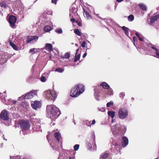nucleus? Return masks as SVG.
<instances>
[{
  "label": "nucleus",
  "mask_w": 159,
  "mask_h": 159,
  "mask_svg": "<svg viewBox=\"0 0 159 159\" xmlns=\"http://www.w3.org/2000/svg\"><path fill=\"white\" fill-rule=\"evenodd\" d=\"M114 104L113 102L112 101H110L107 104V107H110L111 105H113Z\"/></svg>",
  "instance_id": "obj_41"
},
{
  "label": "nucleus",
  "mask_w": 159,
  "mask_h": 159,
  "mask_svg": "<svg viewBox=\"0 0 159 159\" xmlns=\"http://www.w3.org/2000/svg\"><path fill=\"white\" fill-rule=\"evenodd\" d=\"M121 145L123 147H125L129 143V140L128 138L125 136H123L121 139Z\"/></svg>",
  "instance_id": "obj_14"
},
{
  "label": "nucleus",
  "mask_w": 159,
  "mask_h": 159,
  "mask_svg": "<svg viewBox=\"0 0 159 159\" xmlns=\"http://www.w3.org/2000/svg\"><path fill=\"white\" fill-rule=\"evenodd\" d=\"M100 86L106 89H109L110 88V85L105 82H102L100 84Z\"/></svg>",
  "instance_id": "obj_19"
},
{
  "label": "nucleus",
  "mask_w": 159,
  "mask_h": 159,
  "mask_svg": "<svg viewBox=\"0 0 159 159\" xmlns=\"http://www.w3.org/2000/svg\"><path fill=\"white\" fill-rule=\"evenodd\" d=\"M83 10L84 12V16H86L88 19H89L91 18V16L89 14V12H87L84 8H83Z\"/></svg>",
  "instance_id": "obj_28"
},
{
  "label": "nucleus",
  "mask_w": 159,
  "mask_h": 159,
  "mask_svg": "<svg viewBox=\"0 0 159 159\" xmlns=\"http://www.w3.org/2000/svg\"><path fill=\"white\" fill-rule=\"evenodd\" d=\"M44 48L47 50H48L49 52L53 50L52 46L51 43H46L45 44Z\"/></svg>",
  "instance_id": "obj_18"
},
{
  "label": "nucleus",
  "mask_w": 159,
  "mask_h": 159,
  "mask_svg": "<svg viewBox=\"0 0 159 159\" xmlns=\"http://www.w3.org/2000/svg\"><path fill=\"white\" fill-rule=\"evenodd\" d=\"M70 11V12L72 13H75L77 11V9L76 8H75V7H74L73 6H72L71 7Z\"/></svg>",
  "instance_id": "obj_34"
},
{
  "label": "nucleus",
  "mask_w": 159,
  "mask_h": 159,
  "mask_svg": "<svg viewBox=\"0 0 159 159\" xmlns=\"http://www.w3.org/2000/svg\"><path fill=\"white\" fill-rule=\"evenodd\" d=\"M55 32L58 34H61L62 33L63 31L61 28H59L55 30Z\"/></svg>",
  "instance_id": "obj_40"
},
{
  "label": "nucleus",
  "mask_w": 159,
  "mask_h": 159,
  "mask_svg": "<svg viewBox=\"0 0 159 159\" xmlns=\"http://www.w3.org/2000/svg\"><path fill=\"white\" fill-rule=\"evenodd\" d=\"M70 52H66L64 56H61L62 58H63L68 59L70 57Z\"/></svg>",
  "instance_id": "obj_33"
},
{
  "label": "nucleus",
  "mask_w": 159,
  "mask_h": 159,
  "mask_svg": "<svg viewBox=\"0 0 159 159\" xmlns=\"http://www.w3.org/2000/svg\"><path fill=\"white\" fill-rule=\"evenodd\" d=\"M128 110L124 107L120 108L118 111V118L120 120H124L127 118L128 115Z\"/></svg>",
  "instance_id": "obj_3"
},
{
  "label": "nucleus",
  "mask_w": 159,
  "mask_h": 159,
  "mask_svg": "<svg viewBox=\"0 0 159 159\" xmlns=\"http://www.w3.org/2000/svg\"><path fill=\"white\" fill-rule=\"evenodd\" d=\"M74 33L75 34L79 36H80L81 35V34L79 30L78 29H76L74 30Z\"/></svg>",
  "instance_id": "obj_39"
},
{
  "label": "nucleus",
  "mask_w": 159,
  "mask_h": 159,
  "mask_svg": "<svg viewBox=\"0 0 159 159\" xmlns=\"http://www.w3.org/2000/svg\"><path fill=\"white\" fill-rule=\"evenodd\" d=\"M87 53L86 52L83 55V58H84V57H86V56H87Z\"/></svg>",
  "instance_id": "obj_54"
},
{
  "label": "nucleus",
  "mask_w": 159,
  "mask_h": 159,
  "mask_svg": "<svg viewBox=\"0 0 159 159\" xmlns=\"http://www.w3.org/2000/svg\"><path fill=\"white\" fill-rule=\"evenodd\" d=\"M46 112L47 117L53 120H55L61 114L59 109L53 105L47 106Z\"/></svg>",
  "instance_id": "obj_1"
},
{
  "label": "nucleus",
  "mask_w": 159,
  "mask_h": 159,
  "mask_svg": "<svg viewBox=\"0 0 159 159\" xmlns=\"http://www.w3.org/2000/svg\"><path fill=\"white\" fill-rule=\"evenodd\" d=\"M79 50V48H78V49H77L76 50V53H75V54H76V55H77V52H78V50Z\"/></svg>",
  "instance_id": "obj_61"
},
{
  "label": "nucleus",
  "mask_w": 159,
  "mask_h": 159,
  "mask_svg": "<svg viewBox=\"0 0 159 159\" xmlns=\"http://www.w3.org/2000/svg\"><path fill=\"white\" fill-rule=\"evenodd\" d=\"M122 29V30H123V31L125 32V34L128 36L129 38H130L129 37V29L125 26H123L122 27H120Z\"/></svg>",
  "instance_id": "obj_20"
},
{
  "label": "nucleus",
  "mask_w": 159,
  "mask_h": 159,
  "mask_svg": "<svg viewBox=\"0 0 159 159\" xmlns=\"http://www.w3.org/2000/svg\"><path fill=\"white\" fill-rule=\"evenodd\" d=\"M95 123V120H93L92 121V125H94Z\"/></svg>",
  "instance_id": "obj_58"
},
{
  "label": "nucleus",
  "mask_w": 159,
  "mask_h": 159,
  "mask_svg": "<svg viewBox=\"0 0 159 159\" xmlns=\"http://www.w3.org/2000/svg\"><path fill=\"white\" fill-rule=\"evenodd\" d=\"M64 68L58 67L56 69L55 71L58 72L59 73H62L64 71Z\"/></svg>",
  "instance_id": "obj_38"
},
{
  "label": "nucleus",
  "mask_w": 159,
  "mask_h": 159,
  "mask_svg": "<svg viewBox=\"0 0 159 159\" xmlns=\"http://www.w3.org/2000/svg\"><path fill=\"white\" fill-rule=\"evenodd\" d=\"M0 6L2 7L6 8L7 6L5 2L2 1L0 2Z\"/></svg>",
  "instance_id": "obj_37"
},
{
  "label": "nucleus",
  "mask_w": 159,
  "mask_h": 159,
  "mask_svg": "<svg viewBox=\"0 0 159 159\" xmlns=\"http://www.w3.org/2000/svg\"><path fill=\"white\" fill-rule=\"evenodd\" d=\"M45 75V76H46V75H48V74L44 73L43 75L40 78V80L41 81L43 82H45L46 80V79L45 76H43V75Z\"/></svg>",
  "instance_id": "obj_29"
},
{
  "label": "nucleus",
  "mask_w": 159,
  "mask_h": 159,
  "mask_svg": "<svg viewBox=\"0 0 159 159\" xmlns=\"http://www.w3.org/2000/svg\"><path fill=\"white\" fill-rule=\"evenodd\" d=\"M94 91H95L94 93V97L95 98V99L97 101H100L99 96L100 93V92L99 91L98 89H99L100 87L99 85H98L96 86L95 87L94 86Z\"/></svg>",
  "instance_id": "obj_9"
},
{
  "label": "nucleus",
  "mask_w": 159,
  "mask_h": 159,
  "mask_svg": "<svg viewBox=\"0 0 159 159\" xmlns=\"http://www.w3.org/2000/svg\"><path fill=\"white\" fill-rule=\"evenodd\" d=\"M76 22L78 23V25L79 26H81L82 25L79 22L78 20H76Z\"/></svg>",
  "instance_id": "obj_56"
},
{
  "label": "nucleus",
  "mask_w": 159,
  "mask_h": 159,
  "mask_svg": "<svg viewBox=\"0 0 159 159\" xmlns=\"http://www.w3.org/2000/svg\"><path fill=\"white\" fill-rule=\"evenodd\" d=\"M149 52L150 53L151 55L152 56H154V57H155L157 58H159V50L158 51L156 52V54L155 55H153V53L152 52V51L149 49Z\"/></svg>",
  "instance_id": "obj_30"
},
{
  "label": "nucleus",
  "mask_w": 159,
  "mask_h": 159,
  "mask_svg": "<svg viewBox=\"0 0 159 159\" xmlns=\"http://www.w3.org/2000/svg\"><path fill=\"white\" fill-rule=\"evenodd\" d=\"M106 91V94L109 96H112L113 95V92L112 89L111 88H110Z\"/></svg>",
  "instance_id": "obj_27"
},
{
  "label": "nucleus",
  "mask_w": 159,
  "mask_h": 159,
  "mask_svg": "<svg viewBox=\"0 0 159 159\" xmlns=\"http://www.w3.org/2000/svg\"><path fill=\"white\" fill-rule=\"evenodd\" d=\"M14 158V157H10V159H13Z\"/></svg>",
  "instance_id": "obj_64"
},
{
  "label": "nucleus",
  "mask_w": 159,
  "mask_h": 159,
  "mask_svg": "<svg viewBox=\"0 0 159 159\" xmlns=\"http://www.w3.org/2000/svg\"><path fill=\"white\" fill-rule=\"evenodd\" d=\"M39 38V36H28L27 37L26 43H30L32 41H34L35 42H36Z\"/></svg>",
  "instance_id": "obj_12"
},
{
  "label": "nucleus",
  "mask_w": 159,
  "mask_h": 159,
  "mask_svg": "<svg viewBox=\"0 0 159 159\" xmlns=\"http://www.w3.org/2000/svg\"><path fill=\"white\" fill-rule=\"evenodd\" d=\"M135 34L136 36L138 38L140 37V35H139V34L138 32H136Z\"/></svg>",
  "instance_id": "obj_52"
},
{
  "label": "nucleus",
  "mask_w": 159,
  "mask_h": 159,
  "mask_svg": "<svg viewBox=\"0 0 159 159\" xmlns=\"http://www.w3.org/2000/svg\"><path fill=\"white\" fill-rule=\"evenodd\" d=\"M84 91V85L80 84H77L71 89L70 95L72 97H76L82 93Z\"/></svg>",
  "instance_id": "obj_2"
},
{
  "label": "nucleus",
  "mask_w": 159,
  "mask_h": 159,
  "mask_svg": "<svg viewBox=\"0 0 159 159\" xmlns=\"http://www.w3.org/2000/svg\"><path fill=\"white\" fill-rule=\"evenodd\" d=\"M52 30V28L49 25H47L44 27V30L46 32H48Z\"/></svg>",
  "instance_id": "obj_32"
},
{
  "label": "nucleus",
  "mask_w": 159,
  "mask_h": 159,
  "mask_svg": "<svg viewBox=\"0 0 159 159\" xmlns=\"http://www.w3.org/2000/svg\"><path fill=\"white\" fill-rule=\"evenodd\" d=\"M10 45L12 47V48L15 50L17 51L18 49V47L13 42H10Z\"/></svg>",
  "instance_id": "obj_31"
},
{
  "label": "nucleus",
  "mask_w": 159,
  "mask_h": 159,
  "mask_svg": "<svg viewBox=\"0 0 159 159\" xmlns=\"http://www.w3.org/2000/svg\"><path fill=\"white\" fill-rule=\"evenodd\" d=\"M126 131V127L124 125H120L119 134L124 135Z\"/></svg>",
  "instance_id": "obj_17"
},
{
  "label": "nucleus",
  "mask_w": 159,
  "mask_h": 159,
  "mask_svg": "<svg viewBox=\"0 0 159 159\" xmlns=\"http://www.w3.org/2000/svg\"><path fill=\"white\" fill-rule=\"evenodd\" d=\"M96 16H97L98 18H99V19H102V17H101L100 16H99V14H95V13H94Z\"/></svg>",
  "instance_id": "obj_55"
},
{
  "label": "nucleus",
  "mask_w": 159,
  "mask_h": 159,
  "mask_svg": "<svg viewBox=\"0 0 159 159\" xmlns=\"http://www.w3.org/2000/svg\"><path fill=\"white\" fill-rule=\"evenodd\" d=\"M16 101H13V104H16Z\"/></svg>",
  "instance_id": "obj_60"
},
{
  "label": "nucleus",
  "mask_w": 159,
  "mask_h": 159,
  "mask_svg": "<svg viewBox=\"0 0 159 159\" xmlns=\"http://www.w3.org/2000/svg\"><path fill=\"white\" fill-rule=\"evenodd\" d=\"M118 2H120L122 1H123L124 0H116Z\"/></svg>",
  "instance_id": "obj_59"
},
{
  "label": "nucleus",
  "mask_w": 159,
  "mask_h": 159,
  "mask_svg": "<svg viewBox=\"0 0 159 159\" xmlns=\"http://www.w3.org/2000/svg\"><path fill=\"white\" fill-rule=\"evenodd\" d=\"M101 20H103L104 21L107 23V24H108V20H109V21H111V19H107L106 18H104V19H103L102 18V19H101Z\"/></svg>",
  "instance_id": "obj_46"
},
{
  "label": "nucleus",
  "mask_w": 159,
  "mask_h": 159,
  "mask_svg": "<svg viewBox=\"0 0 159 159\" xmlns=\"http://www.w3.org/2000/svg\"><path fill=\"white\" fill-rule=\"evenodd\" d=\"M148 48H150L154 50L155 52L157 51H158L159 50L155 47V46L154 45L152 44L151 43H148Z\"/></svg>",
  "instance_id": "obj_23"
},
{
  "label": "nucleus",
  "mask_w": 159,
  "mask_h": 159,
  "mask_svg": "<svg viewBox=\"0 0 159 159\" xmlns=\"http://www.w3.org/2000/svg\"><path fill=\"white\" fill-rule=\"evenodd\" d=\"M134 19V16L132 14L129 15L128 16V20L129 21H132Z\"/></svg>",
  "instance_id": "obj_36"
},
{
  "label": "nucleus",
  "mask_w": 159,
  "mask_h": 159,
  "mask_svg": "<svg viewBox=\"0 0 159 159\" xmlns=\"http://www.w3.org/2000/svg\"><path fill=\"white\" fill-rule=\"evenodd\" d=\"M44 96L48 100H51L54 102L57 97V95L55 91L48 90L44 92Z\"/></svg>",
  "instance_id": "obj_4"
},
{
  "label": "nucleus",
  "mask_w": 159,
  "mask_h": 159,
  "mask_svg": "<svg viewBox=\"0 0 159 159\" xmlns=\"http://www.w3.org/2000/svg\"><path fill=\"white\" fill-rule=\"evenodd\" d=\"M11 55L7 52L0 54V64H2L6 62L11 58Z\"/></svg>",
  "instance_id": "obj_6"
},
{
  "label": "nucleus",
  "mask_w": 159,
  "mask_h": 159,
  "mask_svg": "<svg viewBox=\"0 0 159 159\" xmlns=\"http://www.w3.org/2000/svg\"><path fill=\"white\" fill-rule=\"evenodd\" d=\"M108 115L113 119L115 115V112L114 111H108L107 112Z\"/></svg>",
  "instance_id": "obj_26"
},
{
  "label": "nucleus",
  "mask_w": 159,
  "mask_h": 159,
  "mask_svg": "<svg viewBox=\"0 0 159 159\" xmlns=\"http://www.w3.org/2000/svg\"><path fill=\"white\" fill-rule=\"evenodd\" d=\"M139 7L143 11L147 10V7L143 3H140L139 5Z\"/></svg>",
  "instance_id": "obj_25"
},
{
  "label": "nucleus",
  "mask_w": 159,
  "mask_h": 159,
  "mask_svg": "<svg viewBox=\"0 0 159 159\" xmlns=\"http://www.w3.org/2000/svg\"><path fill=\"white\" fill-rule=\"evenodd\" d=\"M109 154L107 152H104L102 153L100 157V159H106L108 156Z\"/></svg>",
  "instance_id": "obj_22"
},
{
  "label": "nucleus",
  "mask_w": 159,
  "mask_h": 159,
  "mask_svg": "<svg viewBox=\"0 0 159 159\" xmlns=\"http://www.w3.org/2000/svg\"><path fill=\"white\" fill-rule=\"evenodd\" d=\"M133 42H136V41H137V38L135 36L133 37Z\"/></svg>",
  "instance_id": "obj_51"
},
{
  "label": "nucleus",
  "mask_w": 159,
  "mask_h": 159,
  "mask_svg": "<svg viewBox=\"0 0 159 159\" xmlns=\"http://www.w3.org/2000/svg\"><path fill=\"white\" fill-rule=\"evenodd\" d=\"M19 124L22 131L27 130L30 127V123L27 120H21L19 122Z\"/></svg>",
  "instance_id": "obj_7"
},
{
  "label": "nucleus",
  "mask_w": 159,
  "mask_h": 159,
  "mask_svg": "<svg viewBox=\"0 0 159 159\" xmlns=\"http://www.w3.org/2000/svg\"><path fill=\"white\" fill-rule=\"evenodd\" d=\"M112 145H114L115 147H117L118 148H119V147H120V143H115L114 144V143L112 142Z\"/></svg>",
  "instance_id": "obj_44"
},
{
  "label": "nucleus",
  "mask_w": 159,
  "mask_h": 159,
  "mask_svg": "<svg viewBox=\"0 0 159 159\" xmlns=\"http://www.w3.org/2000/svg\"><path fill=\"white\" fill-rule=\"evenodd\" d=\"M120 97L123 99L125 96V93L124 92H121L119 94Z\"/></svg>",
  "instance_id": "obj_45"
},
{
  "label": "nucleus",
  "mask_w": 159,
  "mask_h": 159,
  "mask_svg": "<svg viewBox=\"0 0 159 159\" xmlns=\"http://www.w3.org/2000/svg\"><path fill=\"white\" fill-rule=\"evenodd\" d=\"M37 50V49H36L35 48H32L30 49V52H34V53L35 52V50Z\"/></svg>",
  "instance_id": "obj_49"
},
{
  "label": "nucleus",
  "mask_w": 159,
  "mask_h": 159,
  "mask_svg": "<svg viewBox=\"0 0 159 159\" xmlns=\"http://www.w3.org/2000/svg\"><path fill=\"white\" fill-rule=\"evenodd\" d=\"M7 111L6 110H3L0 114V118L4 120H8L9 118L8 116Z\"/></svg>",
  "instance_id": "obj_11"
},
{
  "label": "nucleus",
  "mask_w": 159,
  "mask_h": 159,
  "mask_svg": "<svg viewBox=\"0 0 159 159\" xmlns=\"http://www.w3.org/2000/svg\"><path fill=\"white\" fill-rule=\"evenodd\" d=\"M69 159H74V158L72 157H70Z\"/></svg>",
  "instance_id": "obj_63"
},
{
  "label": "nucleus",
  "mask_w": 159,
  "mask_h": 159,
  "mask_svg": "<svg viewBox=\"0 0 159 159\" xmlns=\"http://www.w3.org/2000/svg\"><path fill=\"white\" fill-rule=\"evenodd\" d=\"M25 95H22L21 96L19 97L18 98V101H21L23 99H25Z\"/></svg>",
  "instance_id": "obj_42"
},
{
  "label": "nucleus",
  "mask_w": 159,
  "mask_h": 159,
  "mask_svg": "<svg viewBox=\"0 0 159 159\" xmlns=\"http://www.w3.org/2000/svg\"><path fill=\"white\" fill-rule=\"evenodd\" d=\"M17 20L16 16L13 15L10 16L8 20V21L10 24L12 28H15V24Z\"/></svg>",
  "instance_id": "obj_8"
},
{
  "label": "nucleus",
  "mask_w": 159,
  "mask_h": 159,
  "mask_svg": "<svg viewBox=\"0 0 159 159\" xmlns=\"http://www.w3.org/2000/svg\"><path fill=\"white\" fill-rule=\"evenodd\" d=\"M7 97V96L3 95L2 93H0V100H3V102L4 104L7 105H9V103L8 102V101L4 102V101L6 100L5 98Z\"/></svg>",
  "instance_id": "obj_21"
},
{
  "label": "nucleus",
  "mask_w": 159,
  "mask_h": 159,
  "mask_svg": "<svg viewBox=\"0 0 159 159\" xmlns=\"http://www.w3.org/2000/svg\"><path fill=\"white\" fill-rule=\"evenodd\" d=\"M130 0H125V2H130Z\"/></svg>",
  "instance_id": "obj_62"
},
{
  "label": "nucleus",
  "mask_w": 159,
  "mask_h": 159,
  "mask_svg": "<svg viewBox=\"0 0 159 159\" xmlns=\"http://www.w3.org/2000/svg\"><path fill=\"white\" fill-rule=\"evenodd\" d=\"M98 109L100 111H101L102 112H104L105 110V109L104 108L102 107L101 108H98Z\"/></svg>",
  "instance_id": "obj_47"
},
{
  "label": "nucleus",
  "mask_w": 159,
  "mask_h": 159,
  "mask_svg": "<svg viewBox=\"0 0 159 159\" xmlns=\"http://www.w3.org/2000/svg\"><path fill=\"white\" fill-rule=\"evenodd\" d=\"M138 39H139L141 41H143V39L140 37H139L138 38Z\"/></svg>",
  "instance_id": "obj_57"
},
{
  "label": "nucleus",
  "mask_w": 159,
  "mask_h": 159,
  "mask_svg": "<svg viewBox=\"0 0 159 159\" xmlns=\"http://www.w3.org/2000/svg\"><path fill=\"white\" fill-rule=\"evenodd\" d=\"M87 147L88 149L90 150H95L96 149V145L95 142V136L94 133L93 134L92 139L86 142Z\"/></svg>",
  "instance_id": "obj_5"
},
{
  "label": "nucleus",
  "mask_w": 159,
  "mask_h": 159,
  "mask_svg": "<svg viewBox=\"0 0 159 159\" xmlns=\"http://www.w3.org/2000/svg\"><path fill=\"white\" fill-rule=\"evenodd\" d=\"M70 20L72 23L75 22H76V21L75 19L74 18L71 19Z\"/></svg>",
  "instance_id": "obj_53"
},
{
  "label": "nucleus",
  "mask_w": 159,
  "mask_h": 159,
  "mask_svg": "<svg viewBox=\"0 0 159 159\" xmlns=\"http://www.w3.org/2000/svg\"><path fill=\"white\" fill-rule=\"evenodd\" d=\"M79 148V144H75L74 146V150L75 151L78 150Z\"/></svg>",
  "instance_id": "obj_43"
},
{
  "label": "nucleus",
  "mask_w": 159,
  "mask_h": 159,
  "mask_svg": "<svg viewBox=\"0 0 159 159\" xmlns=\"http://www.w3.org/2000/svg\"><path fill=\"white\" fill-rule=\"evenodd\" d=\"M37 94V91L36 90H33L26 93L25 95V98L27 99L32 98L33 97Z\"/></svg>",
  "instance_id": "obj_13"
},
{
  "label": "nucleus",
  "mask_w": 159,
  "mask_h": 159,
  "mask_svg": "<svg viewBox=\"0 0 159 159\" xmlns=\"http://www.w3.org/2000/svg\"><path fill=\"white\" fill-rule=\"evenodd\" d=\"M41 105V103L39 101H35L34 103L31 104V106L33 109L36 110L38 108H40Z\"/></svg>",
  "instance_id": "obj_15"
},
{
  "label": "nucleus",
  "mask_w": 159,
  "mask_h": 159,
  "mask_svg": "<svg viewBox=\"0 0 159 159\" xmlns=\"http://www.w3.org/2000/svg\"><path fill=\"white\" fill-rule=\"evenodd\" d=\"M119 126L120 125L117 124L111 127V131L114 135L119 134Z\"/></svg>",
  "instance_id": "obj_10"
},
{
  "label": "nucleus",
  "mask_w": 159,
  "mask_h": 159,
  "mask_svg": "<svg viewBox=\"0 0 159 159\" xmlns=\"http://www.w3.org/2000/svg\"><path fill=\"white\" fill-rule=\"evenodd\" d=\"M54 136L57 140L59 142L60 138H61V134L58 132H56L54 134Z\"/></svg>",
  "instance_id": "obj_24"
},
{
  "label": "nucleus",
  "mask_w": 159,
  "mask_h": 159,
  "mask_svg": "<svg viewBox=\"0 0 159 159\" xmlns=\"http://www.w3.org/2000/svg\"><path fill=\"white\" fill-rule=\"evenodd\" d=\"M80 54H79L78 55H76V54H75V59L74 60V62H77V61L79 60L80 59Z\"/></svg>",
  "instance_id": "obj_35"
},
{
  "label": "nucleus",
  "mask_w": 159,
  "mask_h": 159,
  "mask_svg": "<svg viewBox=\"0 0 159 159\" xmlns=\"http://www.w3.org/2000/svg\"><path fill=\"white\" fill-rule=\"evenodd\" d=\"M57 1V0H52L51 2L53 4H54L55 5H56Z\"/></svg>",
  "instance_id": "obj_50"
},
{
  "label": "nucleus",
  "mask_w": 159,
  "mask_h": 159,
  "mask_svg": "<svg viewBox=\"0 0 159 159\" xmlns=\"http://www.w3.org/2000/svg\"><path fill=\"white\" fill-rule=\"evenodd\" d=\"M158 18H159V14H158L157 13H154L153 14V16L151 17L150 18V25L153 24Z\"/></svg>",
  "instance_id": "obj_16"
},
{
  "label": "nucleus",
  "mask_w": 159,
  "mask_h": 159,
  "mask_svg": "<svg viewBox=\"0 0 159 159\" xmlns=\"http://www.w3.org/2000/svg\"><path fill=\"white\" fill-rule=\"evenodd\" d=\"M86 44V43L85 41H84L82 42V43L81 44V46L83 48H84L85 47V45Z\"/></svg>",
  "instance_id": "obj_48"
}]
</instances>
